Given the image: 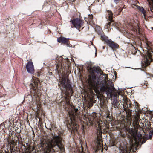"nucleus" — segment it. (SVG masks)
I'll use <instances>...</instances> for the list:
<instances>
[{
	"instance_id": "f257e3e1",
	"label": "nucleus",
	"mask_w": 153,
	"mask_h": 153,
	"mask_svg": "<svg viewBox=\"0 0 153 153\" xmlns=\"http://www.w3.org/2000/svg\"><path fill=\"white\" fill-rule=\"evenodd\" d=\"M88 69L91 74L88 80V84L90 87L100 89L101 92H105L107 95L109 94L111 96L115 89L113 82L108 80L106 76L104 80H101L102 77L96 75V73L100 74V75H102L99 67H90Z\"/></svg>"
},
{
	"instance_id": "f03ea898",
	"label": "nucleus",
	"mask_w": 153,
	"mask_h": 153,
	"mask_svg": "<svg viewBox=\"0 0 153 153\" xmlns=\"http://www.w3.org/2000/svg\"><path fill=\"white\" fill-rule=\"evenodd\" d=\"M62 139L59 136H54L53 139L48 140L47 142H42L40 150L42 151L40 153H49L52 151H54L53 149L57 146L58 149H60L62 152L64 151V149L61 143Z\"/></svg>"
},
{
	"instance_id": "7ed1b4c3",
	"label": "nucleus",
	"mask_w": 153,
	"mask_h": 153,
	"mask_svg": "<svg viewBox=\"0 0 153 153\" xmlns=\"http://www.w3.org/2000/svg\"><path fill=\"white\" fill-rule=\"evenodd\" d=\"M60 89L63 94H65V100H67V97L72 95L73 92L69 80L66 77H62L59 84Z\"/></svg>"
},
{
	"instance_id": "20e7f679",
	"label": "nucleus",
	"mask_w": 153,
	"mask_h": 153,
	"mask_svg": "<svg viewBox=\"0 0 153 153\" xmlns=\"http://www.w3.org/2000/svg\"><path fill=\"white\" fill-rule=\"evenodd\" d=\"M95 30L98 35L101 36V40L104 41L112 49L113 48H118L119 47V45L112 41L111 39H108V37L103 35V33L101 28L98 26H96L95 28Z\"/></svg>"
},
{
	"instance_id": "39448f33",
	"label": "nucleus",
	"mask_w": 153,
	"mask_h": 153,
	"mask_svg": "<svg viewBox=\"0 0 153 153\" xmlns=\"http://www.w3.org/2000/svg\"><path fill=\"white\" fill-rule=\"evenodd\" d=\"M78 111L77 109L74 108H72L68 112L70 119V122H68V123L70 125L72 130L75 131H77L78 128V125L74 121V118L76 117V115Z\"/></svg>"
},
{
	"instance_id": "423d86ee",
	"label": "nucleus",
	"mask_w": 153,
	"mask_h": 153,
	"mask_svg": "<svg viewBox=\"0 0 153 153\" xmlns=\"http://www.w3.org/2000/svg\"><path fill=\"white\" fill-rule=\"evenodd\" d=\"M153 52H150L149 51L146 52L145 55L144 56V59L142 61V65L145 67L148 65L150 62L153 59Z\"/></svg>"
},
{
	"instance_id": "0eeeda50",
	"label": "nucleus",
	"mask_w": 153,
	"mask_h": 153,
	"mask_svg": "<svg viewBox=\"0 0 153 153\" xmlns=\"http://www.w3.org/2000/svg\"><path fill=\"white\" fill-rule=\"evenodd\" d=\"M31 82L29 83V87L31 90V93L34 94H37V88L39 82L38 79L35 77H32Z\"/></svg>"
},
{
	"instance_id": "6e6552de",
	"label": "nucleus",
	"mask_w": 153,
	"mask_h": 153,
	"mask_svg": "<svg viewBox=\"0 0 153 153\" xmlns=\"http://www.w3.org/2000/svg\"><path fill=\"white\" fill-rule=\"evenodd\" d=\"M107 15L108 17L107 19L110 21V22H109L105 26V28L107 30V31L108 32L109 30V28L112 25L115 27L117 26L116 23L112 20L113 14L112 12L109 10L108 11Z\"/></svg>"
},
{
	"instance_id": "1a4fd4ad",
	"label": "nucleus",
	"mask_w": 153,
	"mask_h": 153,
	"mask_svg": "<svg viewBox=\"0 0 153 153\" xmlns=\"http://www.w3.org/2000/svg\"><path fill=\"white\" fill-rule=\"evenodd\" d=\"M71 22L74 27L78 29L82 27L83 23L82 20L78 18L74 19Z\"/></svg>"
},
{
	"instance_id": "9d476101",
	"label": "nucleus",
	"mask_w": 153,
	"mask_h": 153,
	"mask_svg": "<svg viewBox=\"0 0 153 153\" xmlns=\"http://www.w3.org/2000/svg\"><path fill=\"white\" fill-rule=\"evenodd\" d=\"M26 68L28 73L33 74L34 72V69L33 63L29 61L26 64Z\"/></svg>"
},
{
	"instance_id": "9b49d317",
	"label": "nucleus",
	"mask_w": 153,
	"mask_h": 153,
	"mask_svg": "<svg viewBox=\"0 0 153 153\" xmlns=\"http://www.w3.org/2000/svg\"><path fill=\"white\" fill-rule=\"evenodd\" d=\"M57 41L59 43H62L65 44L68 47H72V45L69 44L68 39H67L63 37H61L57 39Z\"/></svg>"
},
{
	"instance_id": "f8f14e48",
	"label": "nucleus",
	"mask_w": 153,
	"mask_h": 153,
	"mask_svg": "<svg viewBox=\"0 0 153 153\" xmlns=\"http://www.w3.org/2000/svg\"><path fill=\"white\" fill-rule=\"evenodd\" d=\"M93 16L92 15H88L87 17H85V19L86 22L87 23L89 22V23L91 24V22H93Z\"/></svg>"
},
{
	"instance_id": "ddd939ff",
	"label": "nucleus",
	"mask_w": 153,
	"mask_h": 153,
	"mask_svg": "<svg viewBox=\"0 0 153 153\" xmlns=\"http://www.w3.org/2000/svg\"><path fill=\"white\" fill-rule=\"evenodd\" d=\"M68 60V59H63L62 60V62L59 64L57 65L58 66V68H57V69L58 70V68L59 67L62 68H64L65 66H66V65L65 64L66 62Z\"/></svg>"
},
{
	"instance_id": "4468645a",
	"label": "nucleus",
	"mask_w": 153,
	"mask_h": 153,
	"mask_svg": "<svg viewBox=\"0 0 153 153\" xmlns=\"http://www.w3.org/2000/svg\"><path fill=\"white\" fill-rule=\"evenodd\" d=\"M131 29L134 32L139 33V26L137 24H135V26H133L132 25L131 26Z\"/></svg>"
},
{
	"instance_id": "2eb2a0df",
	"label": "nucleus",
	"mask_w": 153,
	"mask_h": 153,
	"mask_svg": "<svg viewBox=\"0 0 153 153\" xmlns=\"http://www.w3.org/2000/svg\"><path fill=\"white\" fill-rule=\"evenodd\" d=\"M149 4L150 10L153 12V0H147Z\"/></svg>"
},
{
	"instance_id": "dca6fc26",
	"label": "nucleus",
	"mask_w": 153,
	"mask_h": 153,
	"mask_svg": "<svg viewBox=\"0 0 153 153\" xmlns=\"http://www.w3.org/2000/svg\"><path fill=\"white\" fill-rule=\"evenodd\" d=\"M137 8L140 11L142 12L144 16H145L146 12L144 8L140 6H138Z\"/></svg>"
},
{
	"instance_id": "f3484780",
	"label": "nucleus",
	"mask_w": 153,
	"mask_h": 153,
	"mask_svg": "<svg viewBox=\"0 0 153 153\" xmlns=\"http://www.w3.org/2000/svg\"><path fill=\"white\" fill-rule=\"evenodd\" d=\"M122 99L121 100V101L123 103H125L126 104L127 101V99L126 98V97L125 96H121Z\"/></svg>"
},
{
	"instance_id": "a211bd4d",
	"label": "nucleus",
	"mask_w": 153,
	"mask_h": 153,
	"mask_svg": "<svg viewBox=\"0 0 153 153\" xmlns=\"http://www.w3.org/2000/svg\"><path fill=\"white\" fill-rule=\"evenodd\" d=\"M129 133L132 136L134 137L135 134V132L132 129H129L128 131Z\"/></svg>"
},
{
	"instance_id": "6ab92c4d",
	"label": "nucleus",
	"mask_w": 153,
	"mask_h": 153,
	"mask_svg": "<svg viewBox=\"0 0 153 153\" xmlns=\"http://www.w3.org/2000/svg\"><path fill=\"white\" fill-rule=\"evenodd\" d=\"M146 45L147 47V48L148 49H149L151 48V47L152 46L153 44L151 42H148L146 43Z\"/></svg>"
},
{
	"instance_id": "aec40b11",
	"label": "nucleus",
	"mask_w": 153,
	"mask_h": 153,
	"mask_svg": "<svg viewBox=\"0 0 153 153\" xmlns=\"http://www.w3.org/2000/svg\"><path fill=\"white\" fill-rule=\"evenodd\" d=\"M129 150H128L126 147L123 149V150L122 151V153H129Z\"/></svg>"
},
{
	"instance_id": "412c9836",
	"label": "nucleus",
	"mask_w": 153,
	"mask_h": 153,
	"mask_svg": "<svg viewBox=\"0 0 153 153\" xmlns=\"http://www.w3.org/2000/svg\"><path fill=\"white\" fill-rule=\"evenodd\" d=\"M27 97H30L31 98V96L30 94H28L27 96L26 95H25L24 97V98H27Z\"/></svg>"
},
{
	"instance_id": "4be33fe9",
	"label": "nucleus",
	"mask_w": 153,
	"mask_h": 153,
	"mask_svg": "<svg viewBox=\"0 0 153 153\" xmlns=\"http://www.w3.org/2000/svg\"><path fill=\"white\" fill-rule=\"evenodd\" d=\"M121 0H114V1L117 4L119 2V1Z\"/></svg>"
},
{
	"instance_id": "5701e85b",
	"label": "nucleus",
	"mask_w": 153,
	"mask_h": 153,
	"mask_svg": "<svg viewBox=\"0 0 153 153\" xmlns=\"http://www.w3.org/2000/svg\"><path fill=\"white\" fill-rule=\"evenodd\" d=\"M148 84V83L146 82H145L144 83V85H145L146 86H147Z\"/></svg>"
},
{
	"instance_id": "b1692460",
	"label": "nucleus",
	"mask_w": 153,
	"mask_h": 153,
	"mask_svg": "<svg viewBox=\"0 0 153 153\" xmlns=\"http://www.w3.org/2000/svg\"><path fill=\"white\" fill-rule=\"evenodd\" d=\"M14 143V141H13L12 142H11V144H10V145H13V144Z\"/></svg>"
},
{
	"instance_id": "393cba45",
	"label": "nucleus",
	"mask_w": 153,
	"mask_h": 153,
	"mask_svg": "<svg viewBox=\"0 0 153 153\" xmlns=\"http://www.w3.org/2000/svg\"><path fill=\"white\" fill-rule=\"evenodd\" d=\"M105 47L104 46H103V49H105Z\"/></svg>"
},
{
	"instance_id": "a878e982",
	"label": "nucleus",
	"mask_w": 153,
	"mask_h": 153,
	"mask_svg": "<svg viewBox=\"0 0 153 153\" xmlns=\"http://www.w3.org/2000/svg\"><path fill=\"white\" fill-rule=\"evenodd\" d=\"M97 54V52H96V53H95V55L96 56Z\"/></svg>"
},
{
	"instance_id": "bb28decb",
	"label": "nucleus",
	"mask_w": 153,
	"mask_h": 153,
	"mask_svg": "<svg viewBox=\"0 0 153 153\" xmlns=\"http://www.w3.org/2000/svg\"><path fill=\"white\" fill-rule=\"evenodd\" d=\"M130 106H131V105L129 104V107H130Z\"/></svg>"
},
{
	"instance_id": "cd10ccee",
	"label": "nucleus",
	"mask_w": 153,
	"mask_h": 153,
	"mask_svg": "<svg viewBox=\"0 0 153 153\" xmlns=\"http://www.w3.org/2000/svg\"><path fill=\"white\" fill-rule=\"evenodd\" d=\"M152 29H153V27H152Z\"/></svg>"
}]
</instances>
